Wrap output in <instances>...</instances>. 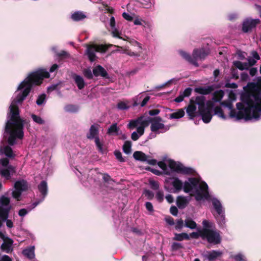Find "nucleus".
Wrapping results in <instances>:
<instances>
[{"label":"nucleus","instance_id":"nucleus-9","mask_svg":"<svg viewBox=\"0 0 261 261\" xmlns=\"http://www.w3.org/2000/svg\"><path fill=\"white\" fill-rule=\"evenodd\" d=\"M211 201L213 206L218 214L216 218L219 225L223 226L225 223V219L224 210L222 205L220 201L216 198H212Z\"/></svg>","mask_w":261,"mask_h":261},{"label":"nucleus","instance_id":"nucleus-40","mask_svg":"<svg viewBox=\"0 0 261 261\" xmlns=\"http://www.w3.org/2000/svg\"><path fill=\"white\" fill-rule=\"evenodd\" d=\"M123 150L126 154H130L132 151V142L129 141H125L123 146Z\"/></svg>","mask_w":261,"mask_h":261},{"label":"nucleus","instance_id":"nucleus-43","mask_svg":"<svg viewBox=\"0 0 261 261\" xmlns=\"http://www.w3.org/2000/svg\"><path fill=\"white\" fill-rule=\"evenodd\" d=\"M117 108L120 110H125L128 109L129 107L127 103L124 101H120L118 103Z\"/></svg>","mask_w":261,"mask_h":261},{"label":"nucleus","instance_id":"nucleus-28","mask_svg":"<svg viewBox=\"0 0 261 261\" xmlns=\"http://www.w3.org/2000/svg\"><path fill=\"white\" fill-rule=\"evenodd\" d=\"M224 95V92L222 90H217L215 92L214 94L213 98L212 100H210L209 101H213L214 107L215 106V103L216 102H219L222 99ZM214 107H213L214 108Z\"/></svg>","mask_w":261,"mask_h":261},{"label":"nucleus","instance_id":"nucleus-60","mask_svg":"<svg viewBox=\"0 0 261 261\" xmlns=\"http://www.w3.org/2000/svg\"><path fill=\"white\" fill-rule=\"evenodd\" d=\"M143 21L144 20L141 18H137L134 20V23L135 25H142Z\"/></svg>","mask_w":261,"mask_h":261},{"label":"nucleus","instance_id":"nucleus-14","mask_svg":"<svg viewBox=\"0 0 261 261\" xmlns=\"http://www.w3.org/2000/svg\"><path fill=\"white\" fill-rule=\"evenodd\" d=\"M98 134V127L96 125H92L91 126L89 132L87 134V137L89 139H93L94 138V141L95 144L99 150L102 153H104V151L102 149V144L100 143L98 137L96 136Z\"/></svg>","mask_w":261,"mask_h":261},{"label":"nucleus","instance_id":"nucleus-53","mask_svg":"<svg viewBox=\"0 0 261 261\" xmlns=\"http://www.w3.org/2000/svg\"><path fill=\"white\" fill-rule=\"evenodd\" d=\"M145 207L149 212H152L153 211V205L151 202H146L145 203Z\"/></svg>","mask_w":261,"mask_h":261},{"label":"nucleus","instance_id":"nucleus-1","mask_svg":"<svg viewBox=\"0 0 261 261\" xmlns=\"http://www.w3.org/2000/svg\"><path fill=\"white\" fill-rule=\"evenodd\" d=\"M49 77V73L46 69H38L30 72L18 85L9 107L5 125V132L9 135L8 139L9 145H14L17 139H22L24 136V123L19 116L18 105L24 100L33 86L40 85L44 78Z\"/></svg>","mask_w":261,"mask_h":261},{"label":"nucleus","instance_id":"nucleus-19","mask_svg":"<svg viewBox=\"0 0 261 261\" xmlns=\"http://www.w3.org/2000/svg\"><path fill=\"white\" fill-rule=\"evenodd\" d=\"M259 22L258 19H246L243 22L242 30L244 32L247 33L255 27Z\"/></svg>","mask_w":261,"mask_h":261},{"label":"nucleus","instance_id":"nucleus-33","mask_svg":"<svg viewBox=\"0 0 261 261\" xmlns=\"http://www.w3.org/2000/svg\"><path fill=\"white\" fill-rule=\"evenodd\" d=\"M189 235L185 232H182L181 233H175L174 234V237L173 238L174 240H176L178 241H181L184 240H189Z\"/></svg>","mask_w":261,"mask_h":261},{"label":"nucleus","instance_id":"nucleus-36","mask_svg":"<svg viewBox=\"0 0 261 261\" xmlns=\"http://www.w3.org/2000/svg\"><path fill=\"white\" fill-rule=\"evenodd\" d=\"M185 115V111L183 109H179L177 111L170 115L171 119H179L182 118Z\"/></svg>","mask_w":261,"mask_h":261},{"label":"nucleus","instance_id":"nucleus-18","mask_svg":"<svg viewBox=\"0 0 261 261\" xmlns=\"http://www.w3.org/2000/svg\"><path fill=\"white\" fill-rule=\"evenodd\" d=\"M133 156L136 160L146 162L149 165H154L157 163L155 160L149 159L148 156L142 151H135L133 154Z\"/></svg>","mask_w":261,"mask_h":261},{"label":"nucleus","instance_id":"nucleus-11","mask_svg":"<svg viewBox=\"0 0 261 261\" xmlns=\"http://www.w3.org/2000/svg\"><path fill=\"white\" fill-rule=\"evenodd\" d=\"M107 49V46L102 44L88 45L86 53L89 60L91 62H93L95 60L96 57L95 55L96 53H105Z\"/></svg>","mask_w":261,"mask_h":261},{"label":"nucleus","instance_id":"nucleus-52","mask_svg":"<svg viewBox=\"0 0 261 261\" xmlns=\"http://www.w3.org/2000/svg\"><path fill=\"white\" fill-rule=\"evenodd\" d=\"M156 198L159 201H162L164 199V194L163 192L158 191L156 194Z\"/></svg>","mask_w":261,"mask_h":261},{"label":"nucleus","instance_id":"nucleus-49","mask_svg":"<svg viewBox=\"0 0 261 261\" xmlns=\"http://www.w3.org/2000/svg\"><path fill=\"white\" fill-rule=\"evenodd\" d=\"M149 185L151 188L154 190H157L159 187L158 182L153 180L149 181Z\"/></svg>","mask_w":261,"mask_h":261},{"label":"nucleus","instance_id":"nucleus-27","mask_svg":"<svg viewBox=\"0 0 261 261\" xmlns=\"http://www.w3.org/2000/svg\"><path fill=\"white\" fill-rule=\"evenodd\" d=\"M93 74L95 76L100 75L102 77H107L108 73L106 70L100 65H98L95 67L93 70Z\"/></svg>","mask_w":261,"mask_h":261},{"label":"nucleus","instance_id":"nucleus-61","mask_svg":"<svg viewBox=\"0 0 261 261\" xmlns=\"http://www.w3.org/2000/svg\"><path fill=\"white\" fill-rule=\"evenodd\" d=\"M144 194L148 198H152L153 197V193H152V192L149 190H145L144 192Z\"/></svg>","mask_w":261,"mask_h":261},{"label":"nucleus","instance_id":"nucleus-8","mask_svg":"<svg viewBox=\"0 0 261 261\" xmlns=\"http://www.w3.org/2000/svg\"><path fill=\"white\" fill-rule=\"evenodd\" d=\"M148 119L145 118L144 116H141L136 119L130 121L128 124V127L130 128H134L139 125H140L138 127L137 132H134L132 134L131 138L133 140L136 141L143 135L144 132V126L148 125Z\"/></svg>","mask_w":261,"mask_h":261},{"label":"nucleus","instance_id":"nucleus-55","mask_svg":"<svg viewBox=\"0 0 261 261\" xmlns=\"http://www.w3.org/2000/svg\"><path fill=\"white\" fill-rule=\"evenodd\" d=\"M115 155L116 156V158L120 162H123L124 160L122 158V154L120 151H115Z\"/></svg>","mask_w":261,"mask_h":261},{"label":"nucleus","instance_id":"nucleus-39","mask_svg":"<svg viewBox=\"0 0 261 261\" xmlns=\"http://www.w3.org/2000/svg\"><path fill=\"white\" fill-rule=\"evenodd\" d=\"M230 258L234 259L235 261H247L246 257L242 253L232 254L230 255Z\"/></svg>","mask_w":261,"mask_h":261},{"label":"nucleus","instance_id":"nucleus-26","mask_svg":"<svg viewBox=\"0 0 261 261\" xmlns=\"http://www.w3.org/2000/svg\"><path fill=\"white\" fill-rule=\"evenodd\" d=\"M22 253L24 256L29 259H34L35 257V247L34 246L28 247L23 249Z\"/></svg>","mask_w":261,"mask_h":261},{"label":"nucleus","instance_id":"nucleus-5","mask_svg":"<svg viewBox=\"0 0 261 261\" xmlns=\"http://www.w3.org/2000/svg\"><path fill=\"white\" fill-rule=\"evenodd\" d=\"M158 165L163 170L164 173L167 175L170 174L171 170L185 174H191L194 171L192 168L185 167L182 164L167 157L164 158L163 161L159 162Z\"/></svg>","mask_w":261,"mask_h":261},{"label":"nucleus","instance_id":"nucleus-24","mask_svg":"<svg viewBox=\"0 0 261 261\" xmlns=\"http://www.w3.org/2000/svg\"><path fill=\"white\" fill-rule=\"evenodd\" d=\"M178 53L183 59L190 63L196 66H198L197 62H195V60L193 56H191L189 54L182 50H179Z\"/></svg>","mask_w":261,"mask_h":261},{"label":"nucleus","instance_id":"nucleus-48","mask_svg":"<svg viewBox=\"0 0 261 261\" xmlns=\"http://www.w3.org/2000/svg\"><path fill=\"white\" fill-rule=\"evenodd\" d=\"M83 73L84 76L89 79H92L93 77V74L90 69H85Z\"/></svg>","mask_w":261,"mask_h":261},{"label":"nucleus","instance_id":"nucleus-54","mask_svg":"<svg viewBox=\"0 0 261 261\" xmlns=\"http://www.w3.org/2000/svg\"><path fill=\"white\" fill-rule=\"evenodd\" d=\"M112 34L114 37L121 38V37L120 36L121 34V33L115 29L112 31Z\"/></svg>","mask_w":261,"mask_h":261},{"label":"nucleus","instance_id":"nucleus-32","mask_svg":"<svg viewBox=\"0 0 261 261\" xmlns=\"http://www.w3.org/2000/svg\"><path fill=\"white\" fill-rule=\"evenodd\" d=\"M185 226L191 229H194L197 228V224L191 218H187L185 220Z\"/></svg>","mask_w":261,"mask_h":261},{"label":"nucleus","instance_id":"nucleus-37","mask_svg":"<svg viewBox=\"0 0 261 261\" xmlns=\"http://www.w3.org/2000/svg\"><path fill=\"white\" fill-rule=\"evenodd\" d=\"M79 106L73 105H68L64 108L65 111L69 113H76L79 111Z\"/></svg>","mask_w":261,"mask_h":261},{"label":"nucleus","instance_id":"nucleus-47","mask_svg":"<svg viewBox=\"0 0 261 261\" xmlns=\"http://www.w3.org/2000/svg\"><path fill=\"white\" fill-rule=\"evenodd\" d=\"M182 248V245L181 243H177V242H174L172 244L171 248L172 250L173 251H176L178 250L181 248Z\"/></svg>","mask_w":261,"mask_h":261},{"label":"nucleus","instance_id":"nucleus-23","mask_svg":"<svg viewBox=\"0 0 261 261\" xmlns=\"http://www.w3.org/2000/svg\"><path fill=\"white\" fill-rule=\"evenodd\" d=\"M13 241L12 239L7 238L4 240V242L1 245V249L7 253L10 252L13 250Z\"/></svg>","mask_w":261,"mask_h":261},{"label":"nucleus","instance_id":"nucleus-29","mask_svg":"<svg viewBox=\"0 0 261 261\" xmlns=\"http://www.w3.org/2000/svg\"><path fill=\"white\" fill-rule=\"evenodd\" d=\"M73 79L79 89L81 90L84 88L85 83L81 76L75 74L73 75Z\"/></svg>","mask_w":261,"mask_h":261},{"label":"nucleus","instance_id":"nucleus-42","mask_svg":"<svg viewBox=\"0 0 261 261\" xmlns=\"http://www.w3.org/2000/svg\"><path fill=\"white\" fill-rule=\"evenodd\" d=\"M177 81H178V80L176 78L171 79L170 80L166 82V83H165L164 84L159 86L158 87V88H163V87H164L165 86H169V85L172 84H175Z\"/></svg>","mask_w":261,"mask_h":261},{"label":"nucleus","instance_id":"nucleus-21","mask_svg":"<svg viewBox=\"0 0 261 261\" xmlns=\"http://www.w3.org/2000/svg\"><path fill=\"white\" fill-rule=\"evenodd\" d=\"M190 200L189 196H178L176 199V204L179 208L183 209L187 205Z\"/></svg>","mask_w":261,"mask_h":261},{"label":"nucleus","instance_id":"nucleus-31","mask_svg":"<svg viewBox=\"0 0 261 261\" xmlns=\"http://www.w3.org/2000/svg\"><path fill=\"white\" fill-rule=\"evenodd\" d=\"M197 229L196 232H193L191 233L189 235V237H191L192 238L194 239H197L199 237L201 238L202 239L203 238V231H204V227L202 226V228H196Z\"/></svg>","mask_w":261,"mask_h":261},{"label":"nucleus","instance_id":"nucleus-15","mask_svg":"<svg viewBox=\"0 0 261 261\" xmlns=\"http://www.w3.org/2000/svg\"><path fill=\"white\" fill-rule=\"evenodd\" d=\"M38 189L42 195V198L32 204L33 207L32 208H35L38 204L43 201L47 195L48 191L47 182L44 180L42 181L38 185Z\"/></svg>","mask_w":261,"mask_h":261},{"label":"nucleus","instance_id":"nucleus-17","mask_svg":"<svg viewBox=\"0 0 261 261\" xmlns=\"http://www.w3.org/2000/svg\"><path fill=\"white\" fill-rule=\"evenodd\" d=\"M247 61V62L242 63L240 61H234L233 64L236 67L243 70L248 69L250 66L254 65L256 62V60L252 57H248Z\"/></svg>","mask_w":261,"mask_h":261},{"label":"nucleus","instance_id":"nucleus-46","mask_svg":"<svg viewBox=\"0 0 261 261\" xmlns=\"http://www.w3.org/2000/svg\"><path fill=\"white\" fill-rule=\"evenodd\" d=\"M32 118L34 122L39 124H42L44 123V120L40 117L35 114L32 115Z\"/></svg>","mask_w":261,"mask_h":261},{"label":"nucleus","instance_id":"nucleus-50","mask_svg":"<svg viewBox=\"0 0 261 261\" xmlns=\"http://www.w3.org/2000/svg\"><path fill=\"white\" fill-rule=\"evenodd\" d=\"M191 92L192 89L190 88H187L183 92H181V93L185 97L190 96L191 93Z\"/></svg>","mask_w":261,"mask_h":261},{"label":"nucleus","instance_id":"nucleus-20","mask_svg":"<svg viewBox=\"0 0 261 261\" xmlns=\"http://www.w3.org/2000/svg\"><path fill=\"white\" fill-rule=\"evenodd\" d=\"M208 54V50L204 48H196L193 51V56L196 62L198 60H204Z\"/></svg>","mask_w":261,"mask_h":261},{"label":"nucleus","instance_id":"nucleus-57","mask_svg":"<svg viewBox=\"0 0 261 261\" xmlns=\"http://www.w3.org/2000/svg\"><path fill=\"white\" fill-rule=\"evenodd\" d=\"M142 26L146 29H151L152 25L149 21H143Z\"/></svg>","mask_w":261,"mask_h":261},{"label":"nucleus","instance_id":"nucleus-13","mask_svg":"<svg viewBox=\"0 0 261 261\" xmlns=\"http://www.w3.org/2000/svg\"><path fill=\"white\" fill-rule=\"evenodd\" d=\"M9 160L6 158L0 160V174L6 179L10 178V172L13 171L12 166L9 165Z\"/></svg>","mask_w":261,"mask_h":261},{"label":"nucleus","instance_id":"nucleus-41","mask_svg":"<svg viewBox=\"0 0 261 261\" xmlns=\"http://www.w3.org/2000/svg\"><path fill=\"white\" fill-rule=\"evenodd\" d=\"M143 7L146 9H151L154 5V1L141 0Z\"/></svg>","mask_w":261,"mask_h":261},{"label":"nucleus","instance_id":"nucleus-4","mask_svg":"<svg viewBox=\"0 0 261 261\" xmlns=\"http://www.w3.org/2000/svg\"><path fill=\"white\" fill-rule=\"evenodd\" d=\"M213 103L212 101H207L205 102V98L203 95L197 96L195 99H191L187 108V113L191 119H193L199 113L204 123H209L212 118Z\"/></svg>","mask_w":261,"mask_h":261},{"label":"nucleus","instance_id":"nucleus-16","mask_svg":"<svg viewBox=\"0 0 261 261\" xmlns=\"http://www.w3.org/2000/svg\"><path fill=\"white\" fill-rule=\"evenodd\" d=\"M223 255V252L220 250L207 251L203 254V256L208 261H215L220 259Z\"/></svg>","mask_w":261,"mask_h":261},{"label":"nucleus","instance_id":"nucleus-22","mask_svg":"<svg viewBox=\"0 0 261 261\" xmlns=\"http://www.w3.org/2000/svg\"><path fill=\"white\" fill-rule=\"evenodd\" d=\"M117 47L119 48H120V49L117 50L118 51L123 54H125L129 56L135 57H141V59L143 60H145L146 58V56L145 55H142V56H141V54L140 52L132 51L130 50H129L127 48H123L118 46H117Z\"/></svg>","mask_w":261,"mask_h":261},{"label":"nucleus","instance_id":"nucleus-30","mask_svg":"<svg viewBox=\"0 0 261 261\" xmlns=\"http://www.w3.org/2000/svg\"><path fill=\"white\" fill-rule=\"evenodd\" d=\"M86 17L84 13L81 11L75 12L71 15V18L73 20L79 21L84 19Z\"/></svg>","mask_w":261,"mask_h":261},{"label":"nucleus","instance_id":"nucleus-38","mask_svg":"<svg viewBox=\"0 0 261 261\" xmlns=\"http://www.w3.org/2000/svg\"><path fill=\"white\" fill-rule=\"evenodd\" d=\"M214 109V114L218 116L219 117L221 118L222 119H226V116L224 114L221 108L219 107H214L213 108L212 111Z\"/></svg>","mask_w":261,"mask_h":261},{"label":"nucleus","instance_id":"nucleus-25","mask_svg":"<svg viewBox=\"0 0 261 261\" xmlns=\"http://www.w3.org/2000/svg\"><path fill=\"white\" fill-rule=\"evenodd\" d=\"M0 154L1 155L5 154L10 158H14L15 156L12 148L9 146L4 145L0 146Z\"/></svg>","mask_w":261,"mask_h":261},{"label":"nucleus","instance_id":"nucleus-51","mask_svg":"<svg viewBox=\"0 0 261 261\" xmlns=\"http://www.w3.org/2000/svg\"><path fill=\"white\" fill-rule=\"evenodd\" d=\"M170 212L173 216H177L178 214V209L176 206H172L170 207Z\"/></svg>","mask_w":261,"mask_h":261},{"label":"nucleus","instance_id":"nucleus-59","mask_svg":"<svg viewBox=\"0 0 261 261\" xmlns=\"http://www.w3.org/2000/svg\"><path fill=\"white\" fill-rule=\"evenodd\" d=\"M122 16L124 19L128 21H131L133 20V17L127 13L124 12L122 14Z\"/></svg>","mask_w":261,"mask_h":261},{"label":"nucleus","instance_id":"nucleus-6","mask_svg":"<svg viewBox=\"0 0 261 261\" xmlns=\"http://www.w3.org/2000/svg\"><path fill=\"white\" fill-rule=\"evenodd\" d=\"M202 224L204 227L203 240H206L210 244L220 243L221 237L219 232L215 228L214 223L207 220H204Z\"/></svg>","mask_w":261,"mask_h":261},{"label":"nucleus","instance_id":"nucleus-7","mask_svg":"<svg viewBox=\"0 0 261 261\" xmlns=\"http://www.w3.org/2000/svg\"><path fill=\"white\" fill-rule=\"evenodd\" d=\"M11 207L10 199L5 196H2L0 198V227L2 225V222L5 221L7 227L9 228L13 227V223L12 221L7 219Z\"/></svg>","mask_w":261,"mask_h":261},{"label":"nucleus","instance_id":"nucleus-35","mask_svg":"<svg viewBox=\"0 0 261 261\" xmlns=\"http://www.w3.org/2000/svg\"><path fill=\"white\" fill-rule=\"evenodd\" d=\"M120 129L117 127V123H114L110 126L108 130L107 133L109 135H117L119 134Z\"/></svg>","mask_w":261,"mask_h":261},{"label":"nucleus","instance_id":"nucleus-64","mask_svg":"<svg viewBox=\"0 0 261 261\" xmlns=\"http://www.w3.org/2000/svg\"><path fill=\"white\" fill-rule=\"evenodd\" d=\"M0 261H12V259L9 256L4 255L2 256Z\"/></svg>","mask_w":261,"mask_h":261},{"label":"nucleus","instance_id":"nucleus-58","mask_svg":"<svg viewBox=\"0 0 261 261\" xmlns=\"http://www.w3.org/2000/svg\"><path fill=\"white\" fill-rule=\"evenodd\" d=\"M28 212L29 211H27L26 209L22 208L19 210L18 212V215L20 217H24L28 213Z\"/></svg>","mask_w":261,"mask_h":261},{"label":"nucleus","instance_id":"nucleus-62","mask_svg":"<svg viewBox=\"0 0 261 261\" xmlns=\"http://www.w3.org/2000/svg\"><path fill=\"white\" fill-rule=\"evenodd\" d=\"M150 99V97L149 96H147L145 97H144L140 103V106L141 107H143L145 106V105L147 103V102L148 101V100Z\"/></svg>","mask_w":261,"mask_h":261},{"label":"nucleus","instance_id":"nucleus-56","mask_svg":"<svg viewBox=\"0 0 261 261\" xmlns=\"http://www.w3.org/2000/svg\"><path fill=\"white\" fill-rule=\"evenodd\" d=\"M142 97H143V95H139L134 99V102L133 104L134 107H136L139 105V103L138 102V101L140 100L142 98Z\"/></svg>","mask_w":261,"mask_h":261},{"label":"nucleus","instance_id":"nucleus-2","mask_svg":"<svg viewBox=\"0 0 261 261\" xmlns=\"http://www.w3.org/2000/svg\"><path fill=\"white\" fill-rule=\"evenodd\" d=\"M250 103L245 105L239 102L237 103V112L233 109L232 100L223 101L222 106L227 108L229 110L230 118H235L236 120L244 119L245 120L257 121L261 119V91L252 95L250 98Z\"/></svg>","mask_w":261,"mask_h":261},{"label":"nucleus","instance_id":"nucleus-12","mask_svg":"<svg viewBox=\"0 0 261 261\" xmlns=\"http://www.w3.org/2000/svg\"><path fill=\"white\" fill-rule=\"evenodd\" d=\"M28 185L24 180H20L15 182L14 190L12 192V197L19 201L21 199V194L28 189Z\"/></svg>","mask_w":261,"mask_h":261},{"label":"nucleus","instance_id":"nucleus-10","mask_svg":"<svg viewBox=\"0 0 261 261\" xmlns=\"http://www.w3.org/2000/svg\"><path fill=\"white\" fill-rule=\"evenodd\" d=\"M149 120L148 122L150 121L151 130L156 133H163L169 129L170 125H165L163 123L161 118L159 117H155L152 119L147 118Z\"/></svg>","mask_w":261,"mask_h":261},{"label":"nucleus","instance_id":"nucleus-3","mask_svg":"<svg viewBox=\"0 0 261 261\" xmlns=\"http://www.w3.org/2000/svg\"><path fill=\"white\" fill-rule=\"evenodd\" d=\"M167 181L173 187L174 193H178L183 189L185 193H189L194 196L197 201L210 198L207 185L199 178H189L184 183L177 177L169 178Z\"/></svg>","mask_w":261,"mask_h":261},{"label":"nucleus","instance_id":"nucleus-34","mask_svg":"<svg viewBox=\"0 0 261 261\" xmlns=\"http://www.w3.org/2000/svg\"><path fill=\"white\" fill-rule=\"evenodd\" d=\"M195 91L196 92L200 94L205 95L210 93L213 91V88L210 86L206 87H200L196 88Z\"/></svg>","mask_w":261,"mask_h":261},{"label":"nucleus","instance_id":"nucleus-63","mask_svg":"<svg viewBox=\"0 0 261 261\" xmlns=\"http://www.w3.org/2000/svg\"><path fill=\"white\" fill-rule=\"evenodd\" d=\"M165 220L166 222L170 225H173L175 224L174 219L170 217L166 218Z\"/></svg>","mask_w":261,"mask_h":261},{"label":"nucleus","instance_id":"nucleus-45","mask_svg":"<svg viewBox=\"0 0 261 261\" xmlns=\"http://www.w3.org/2000/svg\"><path fill=\"white\" fill-rule=\"evenodd\" d=\"M185 226L184 222L181 219H179L176 220L175 228L176 230H180Z\"/></svg>","mask_w":261,"mask_h":261},{"label":"nucleus","instance_id":"nucleus-44","mask_svg":"<svg viewBox=\"0 0 261 261\" xmlns=\"http://www.w3.org/2000/svg\"><path fill=\"white\" fill-rule=\"evenodd\" d=\"M46 95L44 94H42L39 95L36 100V104L38 106H41L44 103L45 100Z\"/></svg>","mask_w":261,"mask_h":261}]
</instances>
